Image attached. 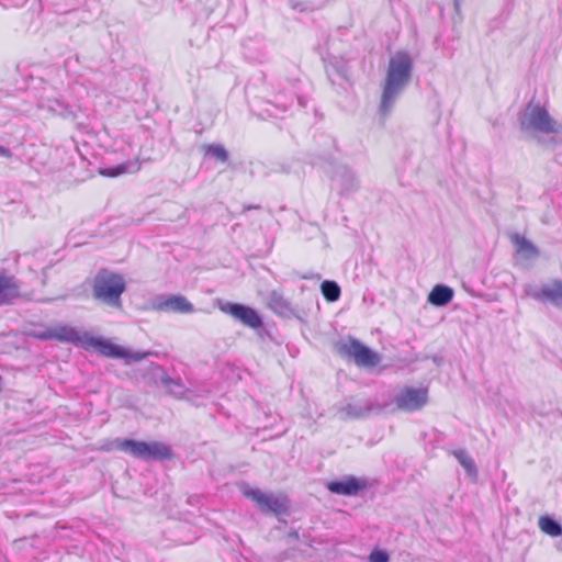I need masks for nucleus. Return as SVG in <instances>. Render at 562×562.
Wrapping results in <instances>:
<instances>
[{
	"label": "nucleus",
	"mask_w": 562,
	"mask_h": 562,
	"mask_svg": "<svg viewBox=\"0 0 562 562\" xmlns=\"http://www.w3.org/2000/svg\"><path fill=\"white\" fill-rule=\"evenodd\" d=\"M428 401V390L426 387H403L394 398V403L400 409L414 412L420 409Z\"/></svg>",
	"instance_id": "6e6552de"
},
{
	"label": "nucleus",
	"mask_w": 562,
	"mask_h": 562,
	"mask_svg": "<svg viewBox=\"0 0 562 562\" xmlns=\"http://www.w3.org/2000/svg\"><path fill=\"white\" fill-rule=\"evenodd\" d=\"M145 461L167 460L172 457L171 448L161 441H145Z\"/></svg>",
	"instance_id": "2eb2a0df"
},
{
	"label": "nucleus",
	"mask_w": 562,
	"mask_h": 562,
	"mask_svg": "<svg viewBox=\"0 0 562 562\" xmlns=\"http://www.w3.org/2000/svg\"><path fill=\"white\" fill-rule=\"evenodd\" d=\"M525 294L542 303H552L557 306H562L561 281H552L541 286L528 284L525 286Z\"/></svg>",
	"instance_id": "1a4fd4ad"
},
{
	"label": "nucleus",
	"mask_w": 562,
	"mask_h": 562,
	"mask_svg": "<svg viewBox=\"0 0 562 562\" xmlns=\"http://www.w3.org/2000/svg\"><path fill=\"white\" fill-rule=\"evenodd\" d=\"M153 307L160 312H172L179 314H191L194 312L193 304L183 295H161L154 300Z\"/></svg>",
	"instance_id": "9b49d317"
},
{
	"label": "nucleus",
	"mask_w": 562,
	"mask_h": 562,
	"mask_svg": "<svg viewBox=\"0 0 562 562\" xmlns=\"http://www.w3.org/2000/svg\"><path fill=\"white\" fill-rule=\"evenodd\" d=\"M140 161L138 158L127 160L123 164H120L115 167H104L100 168V175L105 177H119L125 173H135L140 169Z\"/></svg>",
	"instance_id": "dca6fc26"
},
{
	"label": "nucleus",
	"mask_w": 562,
	"mask_h": 562,
	"mask_svg": "<svg viewBox=\"0 0 562 562\" xmlns=\"http://www.w3.org/2000/svg\"><path fill=\"white\" fill-rule=\"evenodd\" d=\"M321 290L328 302H336L340 297V288L335 281H324L321 284Z\"/></svg>",
	"instance_id": "b1692460"
},
{
	"label": "nucleus",
	"mask_w": 562,
	"mask_h": 562,
	"mask_svg": "<svg viewBox=\"0 0 562 562\" xmlns=\"http://www.w3.org/2000/svg\"><path fill=\"white\" fill-rule=\"evenodd\" d=\"M37 106L60 116H66L70 113L69 106L63 100L56 98L41 97Z\"/></svg>",
	"instance_id": "a211bd4d"
},
{
	"label": "nucleus",
	"mask_w": 562,
	"mask_h": 562,
	"mask_svg": "<svg viewBox=\"0 0 562 562\" xmlns=\"http://www.w3.org/2000/svg\"><path fill=\"white\" fill-rule=\"evenodd\" d=\"M340 353L351 358L358 366L374 367L379 364L380 357L376 352L362 345L357 339H348L339 345Z\"/></svg>",
	"instance_id": "0eeeda50"
},
{
	"label": "nucleus",
	"mask_w": 562,
	"mask_h": 562,
	"mask_svg": "<svg viewBox=\"0 0 562 562\" xmlns=\"http://www.w3.org/2000/svg\"><path fill=\"white\" fill-rule=\"evenodd\" d=\"M269 306L280 315H285L291 312L290 302L277 292H272L269 295Z\"/></svg>",
	"instance_id": "4be33fe9"
},
{
	"label": "nucleus",
	"mask_w": 562,
	"mask_h": 562,
	"mask_svg": "<svg viewBox=\"0 0 562 562\" xmlns=\"http://www.w3.org/2000/svg\"><path fill=\"white\" fill-rule=\"evenodd\" d=\"M205 154L222 162H225L228 158L227 150L222 145L212 144L205 146Z\"/></svg>",
	"instance_id": "393cba45"
},
{
	"label": "nucleus",
	"mask_w": 562,
	"mask_h": 562,
	"mask_svg": "<svg viewBox=\"0 0 562 562\" xmlns=\"http://www.w3.org/2000/svg\"><path fill=\"white\" fill-rule=\"evenodd\" d=\"M12 156V153L9 148L0 146V157L10 158Z\"/></svg>",
	"instance_id": "c85d7f7f"
},
{
	"label": "nucleus",
	"mask_w": 562,
	"mask_h": 562,
	"mask_svg": "<svg viewBox=\"0 0 562 562\" xmlns=\"http://www.w3.org/2000/svg\"><path fill=\"white\" fill-rule=\"evenodd\" d=\"M85 349H93L102 356L124 359L126 362H137L150 355V352L132 351L122 346L114 345L110 339L93 336L91 333L88 335Z\"/></svg>",
	"instance_id": "20e7f679"
},
{
	"label": "nucleus",
	"mask_w": 562,
	"mask_h": 562,
	"mask_svg": "<svg viewBox=\"0 0 562 562\" xmlns=\"http://www.w3.org/2000/svg\"><path fill=\"white\" fill-rule=\"evenodd\" d=\"M539 527L544 533L551 537L562 535V526L550 517H541L539 519Z\"/></svg>",
	"instance_id": "5701e85b"
},
{
	"label": "nucleus",
	"mask_w": 562,
	"mask_h": 562,
	"mask_svg": "<svg viewBox=\"0 0 562 562\" xmlns=\"http://www.w3.org/2000/svg\"><path fill=\"white\" fill-rule=\"evenodd\" d=\"M220 310L234 317L235 319L243 323L245 326H248L250 328H259L262 325V319L258 312L254 310L252 307L237 304V303H231L226 302L220 305Z\"/></svg>",
	"instance_id": "9d476101"
},
{
	"label": "nucleus",
	"mask_w": 562,
	"mask_h": 562,
	"mask_svg": "<svg viewBox=\"0 0 562 562\" xmlns=\"http://www.w3.org/2000/svg\"><path fill=\"white\" fill-rule=\"evenodd\" d=\"M241 493L247 498L256 503L258 508L263 513L282 514L286 510L288 501L281 494H272L251 487L247 484L241 485Z\"/></svg>",
	"instance_id": "39448f33"
},
{
	"label": "nucleus",
	"mask_w": 562,
	"mask_h": 562,
	"mask_svg": "<svg viewBox=\"0 0 562 562\" xmlns=\"http://www.w3.org/2000/svg\"><path fill=\"white\" fill-rule=\"evenodd\" d=\"M101 449L105 451L121 450L134 458L145 461V441L133 440V439H115L101 446Z\"/></svg>",
	"instance_id": "f8f14e48"
},
{
	"label": "nucleus",
	"mask_w": 562,
	"mask_h": 562,
	"mask_svg": "<svg viewBox=\"0 0 562 562\" xmlns=\"http://www.w3.org/2000/svg\"><path fill=\"white\" fill-rule=\"evenodd\" d=\"M131 148V144L125 139V138H121V139H116L114 142V150H120L122 151L123 154H130V149Z\"/></svg>",
	"instance_id": "cd10ccee"
},
{
	"label": "nucleus",
	"mask_w": 562,
	"mask_h": 562,
	"mask_svg": "<svg viewBox=\"0 0 562 562\" xmlns=\"http://www.w3.org/2000/svg\"><path fill=\"white\" fill-rule=\"evenodd\" d=\"M519 122L521 131L538 140L544 136L562 133V125L538 103H529L521 112Z\"/></svg>",
	"instance_id": "f03ea898"
},
{
	"label": "nucleus",
	"mask_w": 562,
	"mask_h": 562,
	"mask_svg": "<svg viewBox=\"0 0 562 562\" xmlns=\"http://www.w3.org/2000/svg\"><path fill=\"white\" fill-rule=\"evenodd\" d=\"M20 296V285L12 276L0 273V305Z\"/></svg>",
	"instance_id": "4468645a"
},
{
	"label": "nucleus",
	"mask_w": 562,
	"mask_h": 562,
	"mask_svg": "<svg viewBox=\"0 0 562 562\" xmlns=\"http://www.w3.org/2000/svg\"><path fill=\"white\" fill-rule=\"evenodd\" d=\"M513 241L517 248V252L526 259H532L537 256L536 247L525 237L515 235Z\"/></svg>",
	"instance_id": "412c9836"
},
{
	"label": "nucleus",
	"mask_w": 562,
	"mask_h": 562,
	"mask_svg": "<svg viewBox=\"0 0 562 562\" xmlns=\"http://www.w3.org/2000/svg\"><path fill=\"white\" fill-rule=\"evenodd\" d=\"M126 289L123 276L110 270H100L92 283L93 299L114 308H121L122 294Z\"/></svg>",
	"instance_id": "7ed1b4c3"
},
{
	"label": "nucleus",
	"mask_w": 562,
	"mask_h": 562,
	"mask_svg": "<svg viewBox=\"0 0 562 562\" xmlns=\"http://www.w3.org/2000/svg\"><path fill=\"white\" fill-rule=\"evenodd\" d=\"M453 457L458 460V462L467 471L468 475L471 477H476L477 469L472 457L463 449H458L452 451Z\"/></svg>",
	"instance_id": "aec40b11"
},
{
	"label": "nucleus",
	"mask_w": 562,
	"mask_h": 562,
	"mask_svg": "<svg viewBox=\"0 0 562 562\" xmlns=\"http://www.w3.org/2000/svg\"><path fill=\"white\" fill-rule=\"evenodd\" d=\"M453 299V290L447 285H435L428 295V302L435 306H445Z\"/></svg>",
	"instance_id": "6ab92c4d"
},
{
	"label": "nucleus",
	"mask_w": 562,
	"mask_h": 562,
	"mask_svg": "<svg viewBox=\"0 0 562 562\" xmlns=\"http://www.w3.org/2000/svg\"><path fill=\"white\" fill-rule=\"evenodd\" d=\"M413 58L406 52L391 56L382 86L380 112L387 115L412 79Z\"/></svg>",
	"instance_id": "f257e3e1"
},
{
	"label": "nucleus",
	"mask_w": 562,
	"mask_h": 562,
	"mask_svg": "<svg viewBox=\"0 0 562 562\" xmlns=\"http://www.w3.org/2000/svg\"><path fill=\"white\" fill-rule=\"evenodd\" d=\"M327 487L335 494L355 495L362 487V484L353 477H347L341 481L330 482Z\"/></svg>",
	"instance_id": "f3484780"
},
{
	"label": "nucleus",
	"mask_w": 562,
	"mask_h": 562,
	"mask_svg": "<svg viewBox=\"0 0 562 562\" xmlns=\"http://www.w3.org/2000/svg\"><path fill=\"white\" fill-rule=\"evenodd\" d=\"M89 331L80 330L66 324H58L36 334L40 339H55L60 342L72 344L85 349Z\"/></svg>",
	"instance_id": "423d86ee"
},
{
	"label": "nucleus",
	"mask_w": 562,
	"mask_h": 562,
	"mask_svg": "<svg viewBox=\"0 0 562 562\" xmlns=\"http://www.w3.org/2000/svg\"><path fill=\"white\" fill-rule=\"evenodd\" d=\"M344 417L357 418L362 415V408L357 405L348 404L340 409Z\"/></svg>",
	"instance_id": "a878e982"
},
{
	"label": "nucleus",
	"mask_w": 562,
	"mask_h": 562,
	"mask_svg": "<svg viewBox=\"0 0 562 562\" xmlns=\"http://www.w3.org/2000/svg\"><path fill=\"white\" fill-rule=\"evenodd\" d=\"M390 557L386 551L374 549L369 555V562H389Z\"/></svg>",
	"instance_id": "bb28decb"
},
{
	"label": "nucleus",
	"mask_w": 562,
	"mask_h": 562,
	"mask_svg": "<svg viewBox=\"0 0 562 562\" xmlns=\"http://www.w3.org/2000/svg\"><path fill=\"white\" fill-rule=\"evenodd\" d=\"M333 182L340 194H349L358 188V180L355 173L345 167L336 171Z\"/></svg>",
	"instance_id": "ddd939ff"
}]
</instances>
